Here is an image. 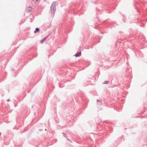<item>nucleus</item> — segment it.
<instances>
[{"mask_svg": "<svg viewBox=\"0 0 147 147\" xmlns=\"http://www.w3.org/2000/svg\"><path fill=\"white\" fill-rule=\"evenodd\" d=\"M56 2H53L51 6V13H53V15L54 16L56 10Z\"/></svg>", "mask_w": 147, "mask_h": 147, "instance_id": "f257e3e1", "label": "nucleus"}, {"mask_svg": "<svg viewBox=\"0 0 147 147\" xmlns=\"http://www.w3.org/2000/svg\"><path fill=\"white\" fill-rule=\"evenodd\" d=\"M32 9L31 7H28L26 8V11L27 12H30L31 11Z\"/></svg>", "mask_w": 147, "mask_h": 147, "instance_id": "f03ea898", "label": "nucleus"}, {"mask_svg": "<svg viewBox=\"0 0 147 147\" xmlns=\"http://www.w3.org/2000/svg\"><path fill=\"white\" fill-rule=\"evenodd\" d=\"M48 36H46L45 37L43 38L40 41V43H42L44 42L45 40L47 38Z\"/></svg>", "mask_w": 147, "mask_h": 147, "instance_id": "7ed1b4c3", "label": "nucleus"}, {"mask_svg": "<svg viewBox=\"0 0 147 147\" xmlns=\"http://www.w3.org/2000/svg\"><path fill=\"white\" fill-rule=\"evenodd\" d=\"M81 55V51L79 52H78L77 53L75 54V56L76 57H79Z\"/></svg>", "mask_w": 147, "mask_h": 147, "instance_id": "20e7f679", "label": "nucleus"}, {"mask_svg": "<svg viewBox=\"0 0 147 147\" xmlns=\"http://www.w3.org/2000/svg\"><path fill=\"white\" fill-rule=\"evenodd\" d=\"M51 139H51L50 140L52 141V144H53L55 143L57 141V140L55 139H54V140H53V138H51Z\"/></svg>", "mask_w": 147, "mask_h": 147, "instance_id": "39448f33", "label": "nucleus"}, {"mask_svg": "<svg viewBox=\"0 0 147 147\" xmlns=\"http://www.w3.org/2000/svg\"><path fill=\"white\" fill-rule=\"evenodd\" d=\"M97 102H98V103L99 105H102V103L101 100L97 99Z\"/></svg>", "mask_w": 147, "mask_h": 147, "instance_id": "423d86ee", "label": "nucleus"}, {"mask_svg": "<svg viewBox=\"0 0 147 147\" xmlns=\"http://www.w3.org/2000/svg\"><path fill=\"white\" fill-rule=\"evenodd\" d=\"M40 31L39 29L38 28H36L35 30L34 31V32L35 33H36L37 32H38Z\"/></svg>", "mask_w": 147, "mask_h": 147, "instance_id": "0eeeda50", "label": "nucleus"}, {"mask_svg": "<svg viewBox=\"0 0 147 147\" xmlns=\"http://www.w3.org/2000/svg\"><path fill=\"white\" fill-rule=\"evenodd\" d=\"M109 82V81H105L104 82V84H108Z\"/></svg>", "mask_w": 147, "mask_h": 147, "instance_id": "6e6552de", "label": "nucleus"}, {"mask_svg": "<svg viewBox=\"0 0 147 147\" xmlns=\"http://www.w3.org/2000/svg\"><path fill=\"white\" fill-rule=\"evenodd\" d=\"M62 134H63L64 137L66 138L67 137L66 134H64L63 133Z\"/></svg>", "mask_w": 147, "mask_h": 147, "instance_id": "1a4fd4ad", "label": "nucleus"}, {"mask_svg": "<svg viewBox=\"0 0 147 147\" xmlns=\"http://www.w3.org/2000/svg\"><path fill=\"white\" fill-rule=\"evenodd\" d=\"M145 145H147V139L146 140Z\"/></svg>", "mask_w": 147, "mask_h": 147, "instance_id": "9d476101", "label": "nucleus"}, {"mask_svg": "<svg viewBox=\"0 0 147 147\" xmlns=\"http://www.w3.org/2000/svg\"><path fill=\"white\" fill-rule=\"evenodd\" d=\"M67 140H68V141H70L71 142H72L68 138H67Z\"/></svg>", "mask_w": 147, "mask_h": 147, "instance_id": "9b49d317", "label": "nucleus"}, {"mask_svg": "<svg viewBox=\"0 0 147 147\" xmlns=\"http://www.w3.org/2000/svg\"><path fill=\"white\" fill-rule=\"evenodd\" d=\"M42 129H39V130L40 131H42Z\"/></svg>", "mask_w": 147, "mask_h": 147, "instance_id": "f8f14e48", "label": "nucleus"}, {"mask_svg": "<svg viewBox=\"0 0 147 147\" xmlns=\"http://www.w3.org/2000/svg\"><path fill=\"white\" fill-rule=\"evenodd\" d=\"M91 134H92L93 135H94V134H93V133H92Z\"/></svg>", "mask_w": 147, "mask_h": 147, "instance_id": "ddd939ff", "label": "nucleus"}, {"mask_svg": "<svg viewBox=\"0 0 147 147\" xmlns=\"http://www.w3.org/2000/svg\"><path fill=\"white\" fill-rule=\"evenodd\" d=\"M94 139H95L94 140H96V138H94Z\"/></svg>", "mask_w": 147, "mask_h": 147, "instance_id": "4468645a", "label": "nucleus"}, {"mask_svg": "<svg viewBox=\"0 0 147 147\" xmlns=\"http://www.w3.org/2000/svg\"><path fill=\"white\" fill-rule=\"evenodd\" d=\"M38 0H36V1H37Z\"/></svg>", "mask_w": 147, "mask_h": 147, "instance_id": "2eb2a0df", "label": "nucleus"}, {"mask_svg": "<svg viewBox=\"0 0 147 147\" xmlns=\"http://www.w3.org/2000/svg\"><path fill=\"white\" fill-rule=\"evenodd\" d=\"M9 100H7V101H9Z\"/></svg>", "mask_w": 147, "mask_h": 147, "instance_id": "dca6fc26", "label": "nucleus"}]
</instances>
